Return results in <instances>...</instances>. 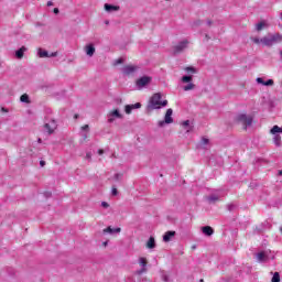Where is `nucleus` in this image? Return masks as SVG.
I'll use <instances>...</instances> for the list:
<instances>
[{
  "label": "nucleus",
  "mask_w": 282,
  "mask_h": 282,
  "mask_svg": "<svg viewBox=\"0 0 282 282\" xmlns=\"http://www.w3.org/2000/svg\"><path fill=\"white\" fill-rule=\"evenodd\" d=\"M187 75L181 78V82L187 84L183 87L184 91H193L195 89V84H193V75L197 74V69L193 66H187L184 68Z\"/></svg>",
  "instance_id": "nucleus-1"
},
{
  "label": "nucleus",
  "mask_w": 282,
  "mask_h": 282,
  "mask_svg": "<svg viewBox=\"0 0 282 282\" xmlns=\"http://www.w3.org/2000/svg\"><path fill=\"white\" fill-rule=\"evenodd\" d=\"M166 105H169V101L167 100L162 101V95L160 93H156L149 100L148 111L162 109V107H166Z\"/></svg>",
  "instance_id": "nucleus-2"
},
{
  "label": "nucleus",
  "mask_w": 282,
  "mask_h": 282,
  "mask_svg": "<svg viewBox=\"0 0 282 282\" xmlns=\"http://www.w3.org/2000/svg\"><path fill=\"white\" fill-rule=\"evenodd\" d=\"M282 35L280 33H269L264 37L261 39V44L265 47H272V45H276V43H281Z\"/></svg>",
  "instance_id": "nucleus-3"
},
{
  "label": "nucleus",
  "mask_w": 282,
  "mask_h": 282,
  "mask_svg": "<svg viewBox=\"0 0 282 282\" xmlns=\"http://www.w3.org/2000/svg\"><path fill=\"white\" fill-rule=\"evenodd\" d=\"M236 122H239L245 129H248V127L252 126V116L240 112L236 116Z\"/></svg>",
  "instance_id": "nucleus-4"
},
{
  "label": "nucleus",
  "mask_w": 282,
  "mask_h": 282,
  "mask_svg": "<svg viewBox=\"0 0 282 282\" xmlns=\"http://www.w3.org/2000/svg\"><path fill=\"white\" fill-rule=\"evenodd\" d=\"M281 133H282V128L279 126H273L272 129L270 130V134L273 135V143L275 147L282 145Z\"/></svg>",
  "instance_id": "nucleus-5"
},
{
  "label": "nucleus",
  "mask_w": 282,
  "mask_h": 282,
  "mask_svg": "<svg viewBox=\"0 0 282 282\" xmlns=\"http://www.w3.org/2000/svg\"><path fill=\"white\" fill-rule=\"evenodd\" d=\"M122 118H124V116L120 113L119 109L109 110L107 113L108 124H113V122H116L117 120H122Z\"/></svg>",
  "instance_id": "nucleus-6"
},
{
  "label": "nucleus",
  "mask_w": 282,
  "mask_h": 282,
  "mask_svg": "<svg viewBox=\"0 0 282 282\" xmlns=\"http://www.w3.org/2000/svg\"><path fill=\"white\" fill-rule=\"evenodd\" d=\"M152 80H153V77L151 76H142L135 80V87L137 89L142 90L144 89V87H149Z\"/></svg>",
  "instance_id": "nucleus-7"
},
{
  "label": "nucleus",
  "mask_w": 282,
  "mask_h": 282,
  "mask_svg": "<svg viewBox=\"0 0 282 282\" xmlns=\"http://www.w3.org/2000/svg\"><path fill=\"white\" fill-rule=\"evenodd\" d=\"M256 259L260 263H265L267 261H270V259H274V256H272V251L265 250V251H261V252L257 253Z\"/></svg>",
  "instance_id": "nucleus-8"
},
{
  "label": "nucleus",
  "mask_w": 282,
  "mask_h": 282,
  "mask_svg": "<svg viewBox=\"0 0 282 282\" xmlns=\"http://www.w3.org/2000/svg\"><path fill=\"white\" fill-rule=\"evenodd\" d=\"M159 127H164V124H173V109H167L164 120L158 122Z\"/></svg>",
  "instance_id": "nucleus-9"
},
{
  "label": "nucleus",
  "mask_w": 282,
  "mask_h": 282,
  "mask_svg": "<svg viewBox=\"0 0 282 282\" xmlns=\"http://www.w3.org/2000/svg\"><path fill=\"white\" fill-rule=\"evenodd\" d=\"M58 124L56 123V120L50 119L44 124V131L51 135V133H54V130L57 129Z\"/></svg>",
  "instance_id": "nucleus-10"
},
{
  "label": "nucleus",
  "mask_w": 282,
  "mask_h": 282,
  "mask_svg": "<svg viewBox=\"0 0 282 282\" xmlns=\"http://www.w3.org/2000/svg\"><path fill=\"white\" fill-rule=\"evenodd\" d=\"M256 83L263 87H274V79H264L263 77H257Z\"/></svg>",
  "instance_id": "nucleus-11"
},
{
  "label": "nucleus",
  "mask_w": 282,
  "mask_h": 282,
  "mask_svg": "<svg viewBox=\"0 0 282 282\" xmlns=\"http://www.w3.org/2000/svg\"><path fill=\"white\" fill-rule=\"evenodd\" d=\"M191 42H188V40H183L181 42H178L175 46H174V52H184V50H186L188 47Z\"/></svg>",
  "instance_id": "nucleus-12"
},
{
  "label": "nucleus",
  "mask_w": 282,
  "mask_h": 282,
  "mask_svg": "<svg viewBox=\"0 0 282 282\" xmlns=\"http://www.w3.org/2000/svg\"><path fill=\"white\" fill-rule=\"evenodd\" d=\"M138 69L139 68L135 65H127L122 68V74H124L126 76H131V74H135Z\"/></svg>",
  "instance_id": "nucleus-13"
},
{
  "label": "nucleus",
  "mask_w": 282,
  "mask_h": 282,
  "mask_svg": "<svg viewBox=\"0 0 282 282\" xmlns=\"http://www.w3.org/2000/svg\"><path fill=\"white\" fill-rule=\"evenodd\" d=\"M84 52L87 56H89V58H91V56H94V54H96V46H94V44H87L84 47Z\"/></svg>",
  "instance_id": "nucleus-14"
},
{
  "label": "nucleus",
  "mask_w": 282,
  "mask_h": 282,
  "mask_svg": "<svg viewBox=\"0 0 282 282\" xmlns=\"http://www.w3.org/2000/svg\"><path fill=\"white\" fill-rule=\"evenodd\" d=\"M147 258H139V265L141 267V270L137 271V274H144L147 272Z\"/></svg>",
  "instance_id": "nucleus-15"
},
{
  "label": "nucleus",
  "mask_w": 282,
  "mask_h": 282,
  "mask_svg": "<svg viewBox=\"0 0 282 282\" xmlns=\"http://www.w3.org/2000/svg\"><path fill=\"white\" fill-rule=\"evenodd\" d=\"M140 107H142L141 102H137V104H133V105H126L124 106V112L127 115H130L131 111H133V109H140Z\"/></svg>",
  "instance_id": "nucleus-16"
},
{
  "label": "nucleus",
  "mask_w": 282,
  "mask_h": 282,
  "mask_svg": "<svg viewBox=\"0 0 282 282\" xmlns=\"http://www.w3.org/2000/svg\"><path fill=\"white\" fill-rule=\"evenodd\" d=\"M176 232L175 231H166L163 235V241L164 243H169V241H173V239L175 238Z\"/></svg>",
  "instance_id": "nucleus-17"
},
{
  "label": "nucleus",
  "mask_w": 282,
  "mask_h": 282,
  "mask_svg": "<svg viewBox=\"0 0 282 282\" xmlns=\"http://www.w3.org/2000/svg\"><path fill=\"white\" fill-rule=\"evenodd\" d=\"M122 231V229L120 227H117V228H111V227H108L106 229H104V234H109V235H118Z\"/></svg>",
  "instance_id": "nucleus-18"
},
{
  "label": "nucleus",
  "mask_w": 282,
  "mask_h": 282,
  "mask_svg": "<svg viewBox=\"0 0 282 282\" xmlns=\"http://www.w3.org/2000/svg\"><path fill=\"white\" fill-rule=\"evenodd\" d=\"M104 8H105L106 12H118V10H120V7L113 6V4H108V3H106L104 6Z\"/></svg>",
  "instance_id": "nucleus-19"
},
{
  "label": "nucleus",
  "mask_w": 282,
  "mask_h": 282,
  "mask_svg": "<svg viewBox=\"0 0 282 282\" xmlns=\"http://www.w3.org/2000/svg\"><path fill=\"white\" fill-rule=\"evenodd\" d=\"M25 52H28V47L22 46L20 50L15 51V57L19 58V61H21Z\"/></svg>",
  "instance_id": "nucleus-20"
},
{
  "label": "nucleus",
  "mask_w": 282,
  "mask_h": 282,
  "mask_svg": "<svg viewBox=\"0 0 282 282\" xmlns=\"http://www.w3.org/2000/svg\"><path fill=\"white\" fill-rule=\"evenodd\" d=\"M202 231L204 235H206L207 237L213 236V234L215 232V230H213V227L210 226H205L202 228Z\"/></svg>",
  "instance_id": "nucleus-21"
},
{
  "label": "nucleus",
  "mask_w": 282,
  "mask_h": 282,
  "mask_svg": "<svg viewBox=\"0 0 282 282\" xmlns=\"http://www.w3.org/2000/svg\"><path fill=\"white\" fill-rule=\"evenodd\" d=\"M182 127L185 129L186 133H191V131H193V126H191L189 120L183 121Z\"/></svg>",
  "instance_id": "nucleus-22"
},
{
  "label": "nucleus",
  "mask_w": 282,
  "mask_h": 282,
  "mask_svg": "<svg viewBox=\"0 0 282 282\" xmlns=\"http://www.w3.org/2000/svg\"><path fill=\"white\" fill-rule=\"evenodd\" d=\"M147 248L149 250H153V248H155V238L154 237L149 238V240L147 241Z\"/></svg>",
  "instance_id": "nucleus-23"
},
{
  "label": "nucleus",
  "mask_w": 282,
  "mask_h": 282,
  "mask_svg": "<svg viewBox=\"0 0 282 282\" xmlns=\"http://www.w3.org/2000/svg\"><path fill=\"white\" fill-rule=\"evenodd\" d=\"M268 28V22L267 21H261L258 24H256V30L257 32H261V30Z\"/></svg>",
  "instance_id": "nucleus-24"
},
{
  "label": "nucleus",
  "mask_w": 282,
  "mask_h": 282,
  "mask_svg": "<svg viewBox=\"0 0 282 282\" xmlns=\"http://www.w3.org/2000/svg\"><path fill=\"white\" fill-rule=\"evenodd\" d=\"M37 55L40 58H50V53H47V51H43L42 48L37 51Z\"/></svg>",
  "instance_id": "nucleus-25"
},
{
  "label": "nucleus",
  "mask_w": 282,
  "mask_h": 282,
  "mask_svg": "<svg viewBox=\"0 0 282 282\" xmlns=\"http://www.w3.org/2000/svg\"><path fill=\"white\" fill-rule=\"evenodd\" d=\"M220 198H221L220 195L214 194V195H212V196L208 197V202H209V203L219 202Z\"/></svg>",
  "instance_id": "nucleus-26"
},
{
  "label": "nucleus",
  "mask_w": 282,
  "mask_h": 282,
  "mask_svg": "<svg viewBox=\"0 0 282 282\" xmlns=\"http://www.w3.org/2000/svg\"><path fill=\"white\" fill-rule=\"evenodd\" d=\"M21 102H25L26 105H30V96L28 94H23L20 97Z\"/></svg>",
  "instance_id": "nucleus-27"
},
{
  "label": "nucleus",
  "mask_w": 282,
  "mask_h": 282,
  "mask_svg": "<svg viewBox=\"0 0 282 282\" xmlns=\"http://www.w3.org/2000/svg\"><path fill=\"white\" fill-rule=\"evenodd\" d=\"M271 282H281V275L279 272L273 273Z\"/></svg>",
  "instance_id": "nucleus-28"
},
{
  "label": "nucleus",
  "mask_w": 282,
  "mask_h": 282,
  "mask_svg": "<svg viewBox=\"0 0 282 282\" xmlns=\"http://www.w3.org/2000/svg\"><path fill=\"white\" fill-rule=\"evenodd\" d=\"M251 41H252V43H256V45H263L261 43V39H259V37H252Z\"/></svg>",
  "instance_id": "nucleus-29"
},
{
  "label": "nucleus",
  "mask_w": 282,
  "mask_h": 282,
  "mask_svg": "<svg viewBox=\"0 0 282 282\" xmlns=\"http://www.w3.org/2000/svg\"><path fill=\"white\" fill-rule=\"evenodd\" d=\"M206 144H208V139L203 138V139L200 140V147H203V149H204V147H206Z\"/></svg>",
  "instance_id": "nucleus-30"
},
{
  "label": "nucleus",
  "mask_w": 282,
  "mask_h": 282,
  "mask_svg": "<svg viewBox=\"0 0 282 282\" xmlns=\"http://www.w3.org/2000/svg\"><path fill=\"white\" fill-rule=\"evenodd\" d=\"M55 56H58V53L54 52L48 54V58H54Z\"/></svg>",
  "instance_id": "nucleus-31"
},
{
  "label": "nucleus",
  "mask_w": 282,
  "mask_h": 282,
  "mask_svg": "<svg viewBox=\"0 0 282 282\" xmlns=\"http://www.w3.org/2000/svg\"><path fill=\"white\" fill-rule=\"evenodd\" d=\"M115 178L117 180V182H118L119 180H122V174H116V175H115Z\"/></svg>",
  "instance_id": "nucleus-32"
},
{
  "label": "nucleus",
  "mask_w": 282,
  "mask_h": 282,
  "mask_svg": "<svg viewBox=\"0 0 282 282\" xmlns=\"http://www.w3.org/2000/svg\"><path fill=\"white\" fill-rule=\"evenodd\" d=\"M101 206H102V208H108V207H109V203L102 202V203H101Z\"/></svg>",
  "instance_id": "nucleus-33"
},
{
  "label": "nucleus",
  "mask_w": 282,
  "mask_h": 282,
  "mask_svg": "<svg viewBox=\"0 0 282 282\" xmlns=\"http://www.w3.org/2000/svg\"><path fill=\"white\" fill-rule=\"evenodd\" d=\"M83 131H88L89 130V124H85L82 127Z\"/></svg>",
  "instance_id": "nucleus-34"
},
{
  "label": "nucleus",
  "mask_w": 282,
  "mask_h": 282,
  "mask_svg": "<svg viewBox=\"0 0 282 282\" xmlns=\"http://www.w3.org/2000/svg\"><path fill=\"white\" fill-rule=\"evenodd\" d=\"M111 193H112L113 196H116V195H118V189L116 187H113Z\"/></svg>",
  "instance_id": "nucleus-35"
},
{
  "label": "nucleus",
  "mask_w": 282,
  "mask_h": 282,
  "mask_svg": "<svg viewBox=\"0 0 282 282\" xmlns=\"http://www.w3.org/2000/svg\"><path fill=\"white\" fill-rule=\"evenodd\" d=\"M86 160H91V152L86 153Z\"/></svg>",
  "instance_id": "nucleus-36"
},
{
  "label": "nucleus",
  "mask_w": 282,
  "mask_h": 282,
  "mask_svg": "<svg viewBox=\"0 0 282 282\" xmlns=\"http://www.w3.org/2000/svg\"><path fill=\"white\" fill-rule=\"evenodd\" d=\"M206 25H207L208 28H210V26L213 25V21L207 20V21H206Z\"/></svg>",
  "instance_id": "nucleus-37"
},
{
  "label": "nucleus",
  "mask_w": 282,
  "mask_h": 282,
  "mask_svg": "<svg viewBox=\"0 0 282 282\" xmlns=\"http://www.w3.org/2000/svg\"><path fill=\"white\" fill-rule=\"evenodd\" d=\"M120 63H122V58L117 59L115 65H120Z\"/></svg>",
  "instance_id": "nucleus-38"
},
{
  "label": "nucleus",
  "mask_w": 282,
  "mask_h": 282,
  "mask_svg": "<svg viewBox=\"0 0 282 282\" xmlns=\"http://www.w3.org/2000/svg\"><path fill=\"white\" fill-rule=\"evenodd\" d=\"M52 6H54V2L48 1V2H47V7L50 8V7H52Z\"/></svg>",
  "instance_id": "nucleus-39"
},
{
  "label": "nucleus",
  "mask_w": 282,
  "mask_h": 282,
  "mask_svg": "<svg viewBox=\"0 0 282 282\" xmlns=\"http://www.w3.org/2000/svg\"><path fill=\"white\" fill-rule=\"evenodd\" d=\"M209 40H210V37L208 36V34H205L204 41H209Z\"/></svg>",
  "instance_id": "nucleus-40"
},
{
  "label": "nucleus",
  "mask_w": 282,
  "mask_h": 282,
  "mask_svg": "<svg viewBox=\"0 0 282 282\" xmlns=\"http://www.w3.org/2000/svg\"><path fill=\"white\" fill-rule=\"evenodd\" d=\"M54 14H58V8L54 9Z\"/></svg>",
  "instance_id": "nucleus-41"
},
{
  "label": "nucleus",
  "mask_w": 282,
  "mask_h": 282,
  "mask_svg": "<svg viewBox=\"0 0 282 282\" xmlns=\"http://www.w3.org/2000/svg\"><path fill=\"white\" fill-rule=\"evenodd\" d=\"M41 166H45V161L40 162Z\"/></svg>",
  "instance_id": "nucleus-42"
},
{
  "label": "nucleus",
  "mask_w": 282,
  "mask_h": 282,
  "mask_svg": "<svg viewBox=\"0 0 282 282\" xmlns=\"http://www.w3.org/2000/svg\"><path fill=\"white\" fill-rule=\"evenodd\" d=\"M99 155H102L105 153L102 150H98Z\"/></svg>",
  "instance_id": "nucleus-43"
},
{
  "label": "nucleus",
  "mask_w": 282,
  "mask_h": 282,
  "mask_svg": "<svg viewBox=\"0 0 282 282\" xmlns=\"http://www.w3.org/2000/svg\"><path fill=\"white\" fill-rule=\"evenodd\" d=\"M104 246H105V247H107V241H106V242H104Z\"/></svg>",
  "instance_id": "nucleus-44"
},
{
  "label": "nucleus",
  "mask_w": 282,
  "mask_h": 282,
  "mask_svg": "<svg viewBox=\"0 0 282 282\" xmlns=\"http://www.w3.org/2000/svg\"><path fill=\"white\" fill-rule=\"evenodd\" d=\"M279 175H282V171L279 172Z\"/></svg>",
  "instance_id": "nucleus-45"
},
{
  "label": "nucleus",
  "mask_w": 282,
  "mask_h": 282,
  "mask_svg": "<svg viewBox=\"0 0 282 282\" xmlns=\"http://www.w3.org/2000/svg\"><path fill=\"white\" fill-rule=\"evenodd\" d=\"M199 282H204V280H200Z\"/></svg>",
  "instance_id": "nucleus-46"
}]
</instances>
